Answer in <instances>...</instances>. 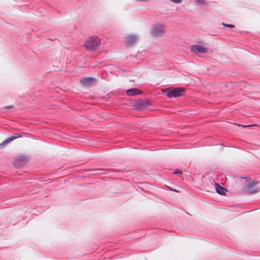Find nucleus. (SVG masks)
Masks as SVG:
<instances>
[{"mask_svg":"<svg viewBox=\"0 0 260 260\" xmlns=\"http://www.w3.org/2000/svg\"><path fill=\"white\" fill-rule=\"evenodd\" d=\"M197 3L198 4L203 5L205 4L206 3V2L205 0H197Z\"/></svg>","mask_w":260,"mask_h":260,"instance_id":"15","label":"nucleus"},{"mask_svg":"<svg viewBox=\"0 0 260 260\" xmlns=\"http://www.w3.org/2000/svg\"><path fill=\"white\" fill-rule=\"evenodd\" d=\"M13 107V106L10 105V106H8L5 107L4 108H5V109H11Z\"/></svg>","mask_w":260,"mask_h":260,"instance_id":"17","label":"nucleus"},{"mask_svg":"<svg viewBox=\"0 0 260 260\" xmlns=\"http://www.w3.org/2000/svg\"><path fill=\"white\" fill-rule=\"evenodd\" d=\"M173 174H175V175H181L182 174V171H181L179 170H176L174 172H173Z\"/></svg>","mask_w":260,"mask_h":260,"instance_id":"13","label":"nucleus"},{"mask_svg":"<svg viewBox=\"0 0 260 260\" xmlns=\"http://www.w3.org/2000/svg\"><path fill=\"white\" fill-rule=\"evenodd\" d=\"M176 192H178V191H177L176 190H174Z\"/></svg>","mask_w":260,"mask_h":260,"instance_id":"18","label":"nucleus"},{"mask_svg":"<svg viewBox=\"0 0 260 260\" xmlns=\"http://www.w3.org/2000/svg\"><path fill=\"white\" fill-rule=\"evenodd\" d=\"M148 105V102L146 101L139 100L135 104L136 108L139 110L145 108Z\"/></svg>","mask_w":260,"mask_h":260,"instance_id":"6","label":"nucleus"},{"mask_svg":"<svg viewBox=\"0 0 260 260\" xmlns=\"http://www.w3.org/2000/svg\"><path fill=\"white\" fill-rule=\"evenodd\" d=\"M27 160V157L20 156L18 157V158L14 161V165L16 167H19L20 166V165L17 164L18 162H19V161L20 162H25Z\"/></svg>","mask_w":260,"mask_h":260,"instance_id":"11","label":"nucleus"},{"mask_svg":"<svg viewBox=\"0 0 260 260\" xmlns=\"http://www.w3.org/2000/svg\"><path fill=\"white\" fill-rule=\"evenodd\" d=\"M94 81H95V80L94 78H85L84 79H83L81 81V83L83 86H90V85L93 84L94 82Z\"/></svg>","mask_w":260,"mask_h":260,"instance_id":"7","label":"nucleus"},{"mask_svg":"<svg viewBox=\"0 0 260 260\" xmlns=\"http://www.w3.org/2000/svg\"><path fill=\"white\" fill-rule=\"evenodd\" d=\"M191 50L196 53H203L207 52V48L200 45L192 46L191 47Z\"/></svg>","mask_w":260,"mask_h":260,"instance_id":"4","label":"nucleus"},{"mask_svg":"<svg viewBox=\"0 0 260 260\" xmlns=\"http://www.w3.org/2000/svg\"><path fill=\"white\" fill-rule=\"evenodd\" d=\"M256 126L257 125L256 124H253V125H244V127L245 128H248V127H249L250 126Z\"/></svg>","mask_w":260,"mask_h":260,"instance_id":"16","label":"nucleus"},{"mask_svg":"<svg viewBox=\"0 0 260 260\" xmlns=\"http://www.w3.org/2000/svg\"><path fill=\"white\" fill-rule=\"evenodd\" d=\"M215 188L218 193L222 195L225 193V189L219 184H216Z\"/></svg>","mask_w":260,"mask_h":260,"instance_id":"12","label":"nucleus"},{"mask_svg":"<svg viewBox=\"0 0 260 260\" xmlns=\"http://www.w3.org/2000/svg\"><path fill=\"white\" fill-rule=\"evenodd\" d=\"M126 43L128 45L134 44L137 41V38L134 35L129 36L125 38Z\"/></svg>","mask_w":260,"mask_h":260,"instance_id":"10","label":"nucleus"},{"mask_svg":"<svg viewBox=\"0 0 260 260\" xmlns=\"http://www.w3.org/2000/svg\"><path fill=\"white\" fill-rule=\"evenodd\" d=\"M100 43L98 37H92L85 41L84 46L89 50H94L99 46Z\"/></svg>","mask_w":260,"mask_h":260,"instance_id":"3","label":"nucleus"},{"mask_svg":"<svg viewBox=\"0 0 260 260\" xmlns=\"http://www.w3.org/2000/svg\"><path fill=\"white\" fill-rule=\"evenodd\" d=\"M19 137V136H13V137L9 138L8 139H7L6 140L3 141L2 143H1L0 144V149L3 148L4 147H5L6 146V145H7L9 143H10L13 140H14Z\"/></svg>","mask_w":260,"mask_h":260,"instance_id":"9","label":"nucleus"},{"mask_svg":"<svg viewBox=\"0 0 260 260\" xmlns=\"http://www.w3.org/2000/svg\"><path fill=\"white\" fill-rule=\"evenodd\" d=\"M142 93V92L136 88H132L126 90V94L129 96H134Z\"/></svg>","mask_w":260,"mask_h":260,"instance_id":"8","label":"nucleus"},{"mask_svg":"<svg viewBox=\"0 0 260 260\" xmlns=\"http://www.w3.org/2000/svg\"><path fill=\"white\" fill-rule=\"evenodd\" d=\"M222 25L224 26H226V27H228L229 28H233L235 27V26L233 24H225L224 23H222Z\"/></svg>","mask_w":260,"mask_h":260,"instance_id":"14","label":"nucleus"},{"mask_svg":"<svg viewBox=\"0 0 260 260\" xmlns=\"http://www.w3.org/2000/svg\"><path fill=\"white\" fill-rule=\"evenodd\" d=\"M257 183L250 177H245V193L250 195L257 192L258 191Z\"/></svg>","mask_w":260,"mask_h":260,"instance_id":"1","label":"nucleus"},{"mask_svg":"<svg viewBox=\"0 0 260 260\" xmlns=\"http://www.w3.org/2000/svg\"><path fill=\"white\" fill-rule=\"evenodd\" d=\"M161 90L167 93L166 95L169 98L180 96L184 92V88L181 87L168 88Z\"/></svg>","mask_w":260,"mask_h":260,"instance_id":"2","label":"nucleus"},{"mask_svg":"<svg viewBox=\"0 0 260 260\" xmlns=\"http://www.w3.org/2000/svg\"><path fill=\"white\" fill-rule=\"evenodd\" d=\"M152 35L154 37H160L163 35L164 28L161 26L155 27L152 32Z\"/></svg>","mask_w":260,"mask_h":260,"instance_id":"5","label":"nucleus"}]
</instances>
